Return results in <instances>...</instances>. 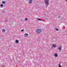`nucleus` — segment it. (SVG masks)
I'll use <instances>...</instances> for the list:
<instances>
[{"instance_id": "f257e3e1", "label": "nucleus", "mask_w": 67, "mask_h": 67, "mask_svg": "<svg viewBox=\"0 0 67 67\" xmlns=\"http://www.w3.org/2000/svg\"><path fill=\"white\" fill-rule=\"evenodd\" d=\"M42 30L41 29H37L36 31V32L37 34H40L41 33Z\"/></svg>"}, {"instance_id": "f03ea898", "label": "nucleus", "mask_w": 67, "mask_h": 67, "mask_svg": "<svg viewBox=\"0 0 67 67\" xmlns=\"http://www.w3.org/2000/svg\"><path fill=\"white\" fill-rule=\"evenodd\" d=\"M49 0H45L44 1V3L46 4L47 6L48 5V2Z\"/></svg>"}, {"instance_id": "7ed1b4c3", "label": "nucleus", "mask_w": 67, "mask_h": 67, "mask_svg": "<svg viewBox=\"0 0 67 67\" xmlns=\"http://www.w3.org/2000/svg\"><path fill=\"white\" fill-rule=\"evenodd\" d=\"M25 37H27L29 36V35L27 34H24Z\"/></svg>"}, {"instance_id": "20e7f679", "label": "nucleus", "mask_w": 67, "mask_h": 67, "mask_svg": "<svg viewBox=\"0 0 67 67\" xmlns=\"http://www.w3.org/2000/svg\"><path fill=\"white\" fill-rule=\"evenodd\" d=\"M2 32H5V30L4 29H2Z\"/></svg>"}, {"instance_id": "39448f33", "label": "nucleus", "mask_w": 67, "mask_h": 67, "mask_svg": "<svg viewBox=\"0 0 67 67\" xmlns=\"http://www.w3.org/2000/svg\"><path fill=\"white\" fill-rule=\"evenodd\" d=\"M54 55L55 57H57V56H58V54H57L56 53H55V54H54Z\"/></svg>"}, {"instance_id": "423d86ee", "label": "nucleus", "mask_w": 67, "mask_h": 67, "mask_svg": "<svg viewBox=\"0 0 67 67\" xmlns=\"http://www.w3.org/2000/svg\"><path fill=\"white\" fill-rule=\"evenodd\" d=\"M29 3H31L32 2V0H30L29 1Z\"/></svg>"}, {"instance_id": "0eeeda50", "label": "nucleus", "mask_w": 67, "mask_h": 67, "mask_svg": "<svg viewBox=\"0 0 67 67\" xmlns=\"http://www.w3.org/2000/svg\"><path fill=\"white\" fill-rule=\"evenodd\" d=\"M52 47H56V44H53Z\"/></svg>"}, {"instance_id": "6e6552de", "label": "nucleus", "mask_w": 67, "mask_h": 67, "mask_svg": "<svg viewBox=\"0 0 67 67\" xmlns=\"http://www.w3.org/2000/svg\"><path fill=\"white\" fill-rule=\"evenodd\" d=\"M58 49L59 51H62V49H61V48L59 47V48H58Z\"/></svg>"}, {"instance_id": "1a4fd4ad", "label": "nucleus", "mask_w": 67, "mask_h": 67, "mask_svg": "<svg viewBox=\"0 0 67 67\" xmlns=\"http://www.w3.org/2000/svg\"><path fill=\"white\" fill-rule=\"evenodd\" d=\"M2 2V4H5V2L4 1H3Z\"/></svg>"}, {"instance_id": "9d476101", "label": "nucleus", "mask_w": 67, "mask_h": 67, "mask_svg": "<svg viewBox=\"0 0 67 67\" xmlns=\"http://www.w3.org/2000/svg\"><path fill=\"white\" fill-rule=\"evenodd\" d=\"M16 43H19V41L18 40H16Z\"/></svg>"}, {"instance_id": "9b49d317", "label": "nucleus", "mask_w": 67, "mask_h": 67, "mask_svg": "<svg viewBox=\"0 0 67 67\" xmlns=\"http://www.w3.org/2000/svg\"><path fill=\"white\" fill-rule=\"evenodd\" d=\"M0 6H1V8H3V4H1L0 5Z\"/></svg>"}, {"instance_id": "f8f14e48", "label": "nucleus", "mask_w": 67, "mask_h": 67, "mask_svg": "<svg viewBox=\"0 0 67 67\" xmlns=\"http://www.w3.org/2000/svg\"><path fill=\"white\" fill-rule=\"evenodd\" d=\"M37 20H39V21H42V20L41 19H38Z\"/></svg>"}, {"instance_id": "ddd939ff", "label": "nucleus", "mask_w": 67, "mask_h": 67, "mask_svg": "<svg viewBox=\"0 0 67 67\" xmlns=\"http://www.w3.org/2000/svg\"><path fill=\"white\" fill-rule=\"evenodd\" d=\"M59 67H62V66H60V64H59Z\"/></svg>"}, {"instance_id": "4468645a", "label": "nucleus", "mask_w": 67, "mask_h": 67, "mask_svg": "<svg viewBox=\"0 0 67 67\" xmlns=\"http://www.w3.org/2000/svg\"><path fill=\"white\" fill-rule=\"evenodd\" d=\"M25 20H27V18H25Z\"/></svg>"}, {"instance_id": "2eb2a0df", "label": "nucleus", "mask_w": 67, "mask_h": 67, "mask_svg": "<svg viewBox=\"0 0 67 67\" xmlns=\"http://www.w3.org/2000/svg\"><path fill=\"white\" fill-rule=\"evenodd\" d=\"M24 31V30L22 29V30H21V32H22V31Z\"/></svg>"}, {"instance_id": "dca6fc26", "label": "nucleus", "mask_w": 67, "mask_h": 67, "mask_svg": "<svg viewBox=\"0 0 67 67\" xmlns=\"http://www.w3.org/2000/svg\"><path fill=\"white\" fill-rule=\"evenodd\" d=\"M56 31H58V29H56Z\"/></svg>"}, {"instance_id": "f3484780", "label": "nucleus", "mask_w": 67, "mask_h": 67, "mask_svg": "<svg viewBox=\"0 0 67 67\" xmlns=\"http://www.w3.org/2000/svg\"><path fill=\"white\" fill-rule=\"evenodd\" d=\"M58 18H60V16H59L58 17Z\"/></svg>"}, {"instance_id": "a211bd4d", "label": "nucleus", "mask_w": 67, "mask_h": 67, "mask_svg": "<svg viewBox=\"0 0 67 67\" xmlns=\"http://www.w3.org/2000/svg\"><path fill=\"white\" fill-rule=\"evenodd\" d=\"M65 1H67V0H65Z\"/></svg>"}]
</instances>
